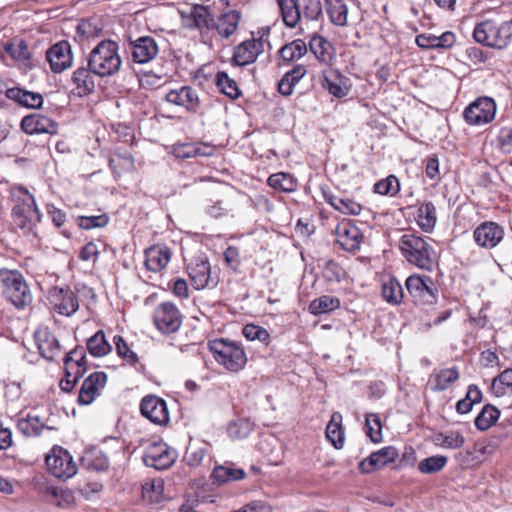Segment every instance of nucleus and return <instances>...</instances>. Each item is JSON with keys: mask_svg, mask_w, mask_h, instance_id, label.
Here are the masks:
<instances>
[{"mask_svg": "<svg viewBox=\"0 0 512 512\" xmlns=\"http://www.w3.org/2000/svg\"><path fill=\"white\" fill-rule=\"evenodd\" d=\"M187 272L192 286L201 290L210 285L215 286L217 281L211 277V267L207 259L197 258L187 266Z\"/></svg>", "mask_w": 512, "mask_h": 512, "instance_id": "obj_18", "label": "nucleus"}, {"mask_svg": "<svg viewBox=\"0 0 512 512\" xmlns=\"http://www.w3.org/2000/svg\"><path fill=\"white\" fill-rule=\"evenodd\" d=\"M282 19L288 27H295L302 19L298 0H277Z\"/></svg>", "mask_w": 512, "mask_h": 512, "instance_id": "obj_31", "label": "nucleus"}, {"mask_svg": "<svg viewBox=\"0 0 512 512\" xmlns=\"http://www.w3.org/2000/svg\"><path fill=\"white\" fill-rule=\"evenodd\" d=\"M340 307V300L337 297L323 295L311 301L309 312L313 315H320L334 311Z\"/></svg>", "mask_w": 512, "mask_h": 512, "instance_id": "obj_39", "label": "nucleus"}, {"mask_svg": "<svg viewBox=\"0 0 512 512\" xmlns=\"http://www.w3.org/2000/svg\"><path fill=\"white\" fill-rule=\"evenodd\" d=\"M22 130L29 135L57 133L58 125L55 121L41 114L25 116L21 121Z\"/></svg>", "mask_w": 512, "mask_h": 512, "instance_id": "obj_23", "label": "nucleus"}, {"mask_svg": "<svg viewBox=\"0 0 512 512\" xmlns=\"http://www.w3.org/2000/svg\"><path fill=\"white\" fill-rule=\"evenodd\" d=\"M6 97L27 108H40L43 104L42 95L39 93L23 90L18 87L6 90Z\"/></svg>", "mask_w": 512, "mask_h": 512, "instance_id": "obj_29", "label": "nucleus"}, {"mask_svg": "<svg viewBox=\"0 0 512 512\" xmlns=\"http://www.w3.org/2000/svg\"><path fill=\"white\" fill-rule=\"evenodd\" d=\"M405 285L415 304L431 305L436 302L437 288L430 277L411 275Z\"/></svg>", "mask_w": 512, "mask_h": 512, "instance_id": "obj_7", "label": "nucleus"}, {"mask_svg": "<svg viewBox=\"0 0 512 512\" xmlns=\"http://www.w3.org/2000/svg\"><path fill=\"white\" fill-rule=\"evenodd\" d=\"M99 256V249L93 242L87 243L80 251L79 257L83 261L96 262Z\"/></svg>", "mask_w": 512, "mask_h": 512, "instance_id": "obj_63", "label": "nucleus"}, {"mask_svg": "<svg viewBox=\"0 0 512 512\" xmlns=\"http://www.w3.org/2000/svg\"><path fill=\"white\" fill-rule=\"evenodd\" d=\"M91 74L93 72L90 71L89 67L88 69L80 67L73 73L72 81L80 90V93L88 94L94 90L95 83Z\"/></svg>", "mask_w": 512, "mask_h": 512, "instance_id": "obj_44", "label": "nucleus"}, {"mask_svg": "<svg viewBox=\"0 0 512 512\" xmlns=\"http://www.w3.org/2000/svg\"><path fill=\"white\" fill-rule=\"evenodd\" d=\"M500 411L493 405H485L475 418V426L481 431L488 430L499 419Z\"/></svg>", "mask_w": 512, "mask_h": 512, "instance_id": "obj_41", "label": "nucleus"}, {"mask_svg": "<svg viewBox=\"0 0 512 512\" xmlns=\"http://www.w3.org/2000/svg\"><path fill=\"white\" fill-rule=\"evenodd\" d=\"M12 218L16 226L30 231L41 222L42 214L38 207L12 209Z\"/></svg>", "mask_w": 512, "mask_h": 512, "instance_id": "obj_28", "label": "nucleus"}, {"mask_svg": "<svg viewBox=\"0 0 512 512\" xmlns=\"http://www.w3.org/2000/svg\"><path fill=\"white\" fill-rule=\"evenodd\" d=\"M302 18L313 21L322 15V5L320 0H300L299 3Z\"/></svg>", "mask_w": 512, "mask_h": 512, "instance_id": "obj_52", "label": "nucleus"}, {"mask_svg": "<svg viewBox=\"0 0 512 512\" xmlns=\"http://www.w3.org/2000/svg\"><path fill=\"white\" fill-rule=\"evenodd\" d=\"M400 190V183L394 175L378 181L374 185V192L381 195H395Z\"/></svg>", "mask_w": 512, "mask_h": 512, "instance_id": "obj_55", "label": "nucleus"}, {"mask_svg": "<svg viewBox=\"0 0 512 512\" xmlns=\"http://www.w3.org/2000/svg\"><path fill=\"white\" fill-rule=\"evenodd\" d=\"M209 348L215 360L230 371H238L244 367L247 358L242 347L227 339H214Z\"/></svg>", "mask_w": 512, "mask_h": 512, "instance_id": "obj_5", "label": "nucleus"}, {"mask_svg": "<svg viewBox=\"0 0 512 512\" xmlns=\"http://www.w3.org/2000/svg\"><path fill=\"white\" fill-rule=\"evenodd\" d=\"M448 458L443 455H434L423 459L418 469L423 474H433L441 471L447 464Z\"/></svg>", "mask_w": 512, "mask_h": 512, "instance_id": "obj_51", "label": "nucleus"}, {"mask_svg": "<svg viewBox=\"0 0 512 512\" xmlns=\"http://www.w3.org/2000/svg\"><path fill=\"white\" fill-rule=\"evenodd\" d=\"M338 202L337 210L346 215H359L362 211V206L350 198H342Z\"/></svg>", "mask_w": 512, "mask_h": 512, "instance_id": "obj_61", "label": "nucleus"}, {"mask_svg": "<svg viewBox=\"0 0 512 512\" xmlns=\"http://www.w3.org/2000/svg\"><path fill=\"white\" fill-rule=\"evenodd\" d=\"M326 438L336 448L341 449L345 441V433L342 426V415L334 412L326 427Z\"/></svg>", "mask_w": 512, "mask_h": 512, "instance_id": "obj_30", "label": "nucleus"}, {"mask_svg": "<svg viewBox=\"0 0 512 512\" xmlns=\"http://www.w3.org/2000/svg\"><path fill=\"white\" fill-rule=\"evenodd\" d=\"M240 19L241 16L238 11H228L221 14L216 21L214 20L212 29H215L221 38L228 39L236 32Z\"/></svg>", "mask_w": 512, "mask_h": 512, "instance_id": "obj_26", "label": "nucleus"}, {"mask_svg": "<svg viewBox=\"0 0 512 512\" xmlns=\"http://www.w3.org/2000/svg\"><path fill=\"white\" fill-rule=\"evenodd\" d=\"M492 390L497 397L512 395V368L504 370L493 379Z\"/></svg>", "mask_w": 512, "mask_h": 512, "instance_id": "obj_46", "label": "nucleus"}, {"mask_svg": "<svg viewBox=\"0 0 512 512\" xmlns=\"http://www.w3.org/2000/svg\"><path fill=\"white\" fill-rule=\"evenodd\" d=\"M417 224L424 232H430L436 225V208L432 202L423 203L417 211Z\"/></svg>", "mask_w": 512, "mask_h": 512, "instance_id": "obj_35", "label": "nucleus"}, {"mask_svg": "<svg viewBox=\"0 0 512 512\" xmlns=\"http://www.w3.org/2000/svg\"><path fill=\"white\" fill-rule=\"evenodd\" d=\"M399 248L409 263L420 269L432 270L437 254L424 238L415 234H404L400 238Z\"/></svg>", "mask_w": 512, "mask_h": 512, "instance_id": "obj_2", "label": "nucleus"}, {"mask_svg": "<svg viewBox=\"0 0 512 512\" xmlns=\"http://www.w3.org/2000/svg\"><path fill=\"white\" fill-rule=\"evenodd\" d=\"M382 296L384 300L392 305H398L404 298L402 285L395 277H388L382 282Z\"/></svg>", "mask_w": 512, "mask_h": 512, "instance_id": "obj_32", "label": "nucleus"}, {"mask_svg": "<svg viewBox=\"0 0 512 512\" xmlns=\"http://www.w3.org/2000/svg\"><path fill=\"white\" fill-rule=\"evenodd\" d=\"M337 243L346 251L352 252L360 248L363 235L360 229L351 221L344 219L335 228Z\"/></svg>", "mask_w": 512, "mask_h": 512, "instance_id": "obj_13", "label": "nucleus"}, {"mask_svg": "<svg viewBox=\"0 0 512 512\" xmlns=\"http://www.w3.org/2000/svg\"><path fill=\"white\" fill-rule=\"evenodd\" d=\"M45 427L43 421L37 415L27 414L18 420V430L27 437L38 436Z\"/></svg>", "mask_w": 512, "mask_h": 512, "instance_id": "obj_40", "label": "nucleus"}, {"mask_svg": "<svg viewBox=\"0 0 512 512\" xmlns=\"http://www.w3.org/2000/svg\"><path fill=\"white\" fill-rule=\"evenodd\" d=\"M4 50L16 61L28 64L31 54L28 45L24 40L18 42H8L4 45Z\"/></svg>", "mask_w": 512, "mask_h": 512, "instance_id": "obj_50", "label": "nucleus"}, {"mask_svg": "<svg viewBox=\"0 0 512 512\" xmlns=\"http://www.w3.org/2000/svg\"><path fill=\"white\" fill-rule=\"evenodd\" d=\"M101 28L91 20H82L76 29L77 36L84 39L94 38L99 35Z\"/></svg>", "mask_w": 512, "mask_h": 512, "instance_id": "obj_60", "label": "nucleus"}, {"mask_svg": "<svg viewBox=\"0 0 512 512\" xmlns=\"http://www.w3.org/2000/svg\"><path fill=\"white\" fill-rule=\"evenodd\" d=\"M0 284L2 294L17 309L31 304L32 294L23 275L16 270L1 269Z\"/></svg>", "mask_w": 512, "mask_h": 512, "instance_id": "obj_3", "label": "nucleus"}, {"mask_svg": "<svg viewBox=\"0 0 512 512\" xmlns=\"http://www.w3.org/2000/svg\"><path fill=\"white\" fill-rule=\"evenodd\" d=\"M256 59V40H246L234 49L233 61L239 66L253 63Z\"/></svg>", "mask_w": 512, "mask_h": 512, "instance_id": "obj_33", "label": "nucleus"}, {"mask_svg": "<svg viewBox=\"0 0 512 512\" xmlns=\"http://www.w3.org/2000/svg\"><path fill=\"white\" fill-rule=\"evenodd\" d=\"M171 249L163 245H154L145 250V267L154 273L163 271L171 260Z\"/></svg>", "mask_w": 512, "mask_h": 512, "instance_id": "obj_24", "label": "nucleus"}, {"mask_svg": "<svg viewBox=\"0 0 512 512\" xmlns=\"http://www.w3.org/2000/svg\"><path fill=\"white\" fill-rule=\"evenodd\" d=\"M306 52L307 45L302 39H296L279 50L282 59L288 62L300 59Z\"/></svg>", "mask_w": 512, "mask_h": 512, "instance_id": "obj_48", "label": "nucleus"}, {"mask_svg": "<svg viewBox=\"0 0 512 512\" xmlns=\"http://www.w3.org/2000/svg\"><path fill=\"white\" fill-rule=\"evenodd\" d=\"M321 87L331 96L342 99L347 97L352 89V81L337 69L324 70L320 76Z\"/></svg>", "mask_w": 512, "mask_h": 512, "instance_id": "obj_11", "label": "nucleus"}, {"mask_svg": "<svg viewBox=\"0 0 512 512\" xmlns=\"http://www.w3.org/2000/svg\"><path fill=\"white\" fill-rule=\"evenodd\" d=\"M473 237L480 247L492 249L502 241L504 229L496 222L486 221L474 230Z\"/></svg>", "mask_w": 512, "mask_h": 512, "instance_id": "obj_17", "label": "nucleus"}, {"mask_svg": "<svg viewBox=\"0 0 512 512\" xmlns=\"http://www.w3.org/2000/svg\"><path fill=\"white\" fill-rule=\"evenodd\" d=\"M164 481L161 478L145 482L142 486V497L150 503H158L163 498Z\"/></svg>", "mask_w": 512, "mask_h": 512, "instance_id": "obj_45", "label": "nucleus"}, {"mask_svg": "<svg viewBox=\"0 0 512 512\" xmlns=\"http://www.w3.org/2000/svg\"><path fill=\"white\" fill-rule=\"evenodd\" d=\"M87 63L94 75H115L122 65L118 44L112 40H102L89 53Z\"/></svg>", "mask_w": 512, "mask_h": 512, "instance_id": "obj_1", "label": "nucleus"}, {"mask_svg": "<svg viewBox=\"0 0 512 512\" xmlns=\"http://www.w3.org/2000/svg\"><path fill=\"white\" fill-rule=\"evenodd\" d=\"M216 82L221 92L231 99H236L240 95L237 83L233 79L229 78L226 73H218Z\"/></svg>", "mask_w": 512, "mask_h": 512, "instance_id": "obj_54", "label": "nucleus"}, {"mask_svg": "<svg viewBox=\"0 0 512 512\" xmlns=\"http://www.w3.org/2000/svg\"><path fill=\"white\" fill-rule=\"evenodd\" d=\"M53 309L64 316L73 315L79 308L76 295L70 289L53 288L49 293Z\"/></svg>", "mask_w": 512, "mask_h": 512, "instance_id": "obj_19", "label": "nucleus"}, {"mask_svg": "<svg viewBox=\"0 0 512 512\" xmlns=\"http://www.w3.org/2000/svg\"><path fill=\"white\" fill-rule=\"evenodd\" d=\"M398 452L395 447L387 446L373 452L368 458L360 462L359 468L364 473H370L395 461Z\"/></svg>", "mask_w": 512, "mask_h": 512, "instance_id": "obj_25", "label": "nucleus"}, {"mask_svg": "<svg viewBox=\"0 0 512 512\" xmlns=\"http://www.w3.org/2000/svg\"><path fill=\"white\" fill-rule=\"evenodd\" d=\"M109 164L116 173L130 171L134 168V158L129 152L117 153L111 157Z\"/></svg>", "mask_w": 512, "mask_h": 512, "instance_id": "obj_53", "label": "nucleus"}, {"mask_svg": "<svg viewBox=\"0 0 512 512\" xmlns=\"http://www.w3.org/2000/svg\"><path fill=\"white\" fill-rule=\"evenodd\" d=\"M165 100L171 104L184 107L187 111L196 113L200 108V100L197 91L190 86L169 91Z\"/></svg>", "mask_w": 512, "mask_h": 512, "instance_id": "obj_21", "label": "nucleus"}, {"mask_svg": "<svg viewBox=\"0 0 512 512\" xmlns=\"http://www.w3.org/2000/svg\"><path fill=\"white\" fill-rule=\"evenodd\" d=\"M46 59L54 73H61L73 64L71 45L67 41H60L51 46L46 52Z\"/></svg>", "mask_w": 512, "mask_h": 512, "instance_id": "obj_14", "label": "nucleus"}, {"mask_svg": "<svg viewBox=\"0 0 512 512\" xmlns=\"http://www.w3.org/2000/svg\"><path fill=\"white\" fill-rule=\"evenodd\" d=\"M46 465L50 473L59 479L66 480L77 473V465L71 454L59 446H55L46 456Z\"/></svg>", "mask_w": 512, "mask_h": 512, "instance_id": "obj_8", "label": "nucleus"}, {"mask_svg": "<svg viewBox=\"0 0 512 512\" xmlns=\"http://www.w3.org/2000/svg\"><path fill=\"white\" fill-rule=\"evenodd\" d=\"M432 441L443 449L455 450L464 445L465 438L459 431H447L434 434Z\"/></svg>", "mask_w": 512, "mask_h": 512, "instance_id": "obj_34", "label": "nucleus"}, {"mask_svg": "<svg viewBox=\"0 0 512 512\" xmlns=\"http://www.w3.org/2000/svg\"><path fill=\"white\" fill-rule=\"evenodd\" d=\"M86 356L83 348H75L70 351L65 358L66 377L60 383V387L65 392H70L77 380L85 372Z\"/></svg>", "mask_w": 512, "mask_h": 512, "instance_id": "obj_10", "label": "nucleus"}, {"mask_svg": "<svg viewBox=\"0 0 512 512\" xmlns=\"http://www.w3.org/2000/svg\"><path fill=\"white\" fill-rule=\"evenodd\" d=\"M142 415L157 425H165L169 422V412L166 402L155 395L144 397L140 404Z\"/></svg>", "mask_w": 512, "mask_h": 512, "instance_id": "obj_15", "label": "nucleus"}, {"mask_svg": "<svg viewBox=\"0 0 512 512\" xmlns=\"http://www.w3.org/2000/svg\"><path fill=\"white\" fill-rule=\"evenodd\" d=\"M193 27L199 30H210L214 24V18L207 6L194 5L190 12Z\"/></svg>", "mask_w": 512, "mask_h": 512, "instance_id": "obj_37", "label": "nucleus"}, {"mask_svg": "<svg viewBox=\"0 0 512 512\" xmlns=\"http://www.w3.org/2000/svg\"><path fill=\"white\" fill-rule=\"evenodd\" d=\"M109 222L107 214L97 216H78L77 224L80 228L90 230L105 227Z\"/></svg>", "mask_w": 512, "mask_h": 512, "instance_id": "obj_57", "label": "nucleus"}, {"mask_svg": "<svg viewBox=\"0 0 512 512\" xmlns=\"http://www.w3.org/2000/svg\"><path fill=\"white\" fill-rule=\"evenodd\" d=\"M34 338L40 354L45 359L52 361L60 355V343L47 327H39L34 333Z\"/></svg>", "mask_w": 512, "mask_h": 512, "instance_id": "obj_20", "label": "nucleus"}, {"mask_svg": "<svg viewBox=\"0 0 512 512\" xmlns=\"http://www.w3.org/2000/svg\"><path fill=\"white\" fill-rule=\"evenodd\" d=\"M153 321L156 328L163 334L175 333L182 324V314L171 302L160 303L154 310Z\"/></svg>", "mask_w": 512, "mask_h": 512, "instance_id": "obj_9", "label": "nucleus"}, {"mask_svg": "<svg viewBox=\"0 0 512 512\" xmlns=\"http://www.w3.org/2000/svg\"><path fill=\"white\" fill-rule=\"evenodd\" d=\"M512 36V23H498L494 20H485L476 24L473 38L482 45L502 49L505 48Z\"/></svg>", "mask_w": 512, "mask_h": 512, "instance_id": "obj_4", "label": "nucleus"}, {"mask_svg": "<svg viewBox=\"0 0 512 512\" xmlns=\"http://www.w3.org/2000/svg\"><path fill=\"white\" fill-rule=\"evenodd\" d=\"M242 469L234 468L231 465L216 466L212 472V478L218 484H226L232 481H238L245 477Z\"/></svg>", "mask_w": 512, "mask_h": 512, "instance_id": "obj_36", "label": "nucleus"}, {"mask_svg": "<svg viewBox=\"0 0 512 512\" xmlns=\"http://www.w3.org/2000/svg\"><path fill=\"white\" fill-rule=\"evenodd\" d=\"M434 379L435 385L433 390L444 391L459 379V372L455 367L442 369L435 374Z\"/></svg>", "mask_w": 512, "mask_h": 512, "instance_id": "obj_49", "label": "nucleus"}, {"mask_svg": "<svg viewBox=\"0 0 512 512\" xmlns=\"http://www.w3.org/2000/svg\"><path fill=\"white\" fill-rule=\"evenodd\" d=\"M228 433L232 438H245L250 434L249 426L241 422L231 423L228 427Z\"/></svg>", "mask_w": 512, "mask_h": 512, "instance_id": "obj_62", "label": "nucleus"}, {"mask_svg": "<svg viewBox=\"0 0 512 512\" xmlns=\"http://www.w3.org/2000/svg\"><path fill=\"white\" fill-rule=\"evenodd\" d=\"M496 114V104L492 98L480 97L471 103L464 111L468 124L482 125L491 122Z\"/></svg>", "mask_w": 512, "mask_h": 512, "instance_id": "obj_12", "label": "nucleus"}, {"mask_svg": "<svg viewBox=\"0 0 512 512\" xmlns=\"http://www.w3.org/2000/svg\"><path fill=\"white\" fill-rule=\"evenodd\" d=\"M178 458L177 451L167 443L159 441L149 444L143 455V462L147 467L157 470L170 468Z\"/></svg>", "mask_w": 512, "mask_h": 512, "instance_id": "obj_6", "label": "nucleus"}, {"mask_svg": "<svg viewBox=\"0 0 512 512\" xmlns=\"http://www.w3.org/2000/svg\"><path fill=\"white\" fill-rule=\"evenodd\" d=\"M267 181L270 187L282 192H292L297 187L294 177L284 172L272 174Z\"/></svg>", "mask_w": 512, "mask_h": 512, "instance_id": "obj_43", "label": "nucleus"}, {"mask_svg": "<svg viewBox=\"0 0 512 512\" xmlns=\"http://www.w3.org/2000/svg\"><path fill=\"white\" fill-rule=\"evenodd\" d=\"M437 35L423 33L416 37L415 42L420 48L436 49Z\"/></svg>", "mask_w": 512, "mask_h": 512, "instance_id": "obj_64", "label": "nucleus"}, {"mask_svg": "<svg viewBox=\"0 0 512 512\" xmlns=\"http://www.w3.org/2000/svg\"><path fill=\"white\" fill-rule=\"evenodd\" d=\"M326 10L333 24L337 26L347 24L348 7L345 0H326Z\"/></svg>", "mask_w": 512, "mask_h": 512, "instance_id": "obj_38", "label": "nucleus"}, {"mask_svg": "<svg viewBox=\"0 0 512 512\" xmlns=\"http://www.w3.org/2000/svg\"><path fill=\"white\" fill-rule=\"evenodd\" d=\"M309 48L316 59L326 65H331L335 59L333 45L320 35H314L309 41Z\"/></svg>", "mask_w": 512, "mask_h": 512, "instance_id": "obj_27", "label": "nucleus"}, {"mask_svg": "<svg viewBox=\"0 0 512 512\" xmlns=\"http://www.w3.org/2000/svg\"><path fill=\"white\" fill-rule=\"evenodd\" d=\"M129 50L134 62L145 64L158 55L159 46L153 37L141 36L129 41Z\"/></svg>", "mask_w": 512, "mask_h": 512, "instance_id": "obj_16", "label": "nucleus"}, {"mask_svg": "<svg viewBox=\"0 0 512 512\" xmlns=\"http://www.w3.org/2000/svg\"><path fill=\"white\" fill-rule=\"evenodd\" d=\"M205 455L206 451L204 448L197 447L195 445H189L186 450L184 459L189 466L197 467L202 463Z\"/></svg>", "mask_w": 512, "mask_h": 512, "instance_id": "obj_59", "label": "nucleus"}, {"mask_svg": "<svg viewBox=\"0 0 512 512\" xmlns=\"http://www.w3.org/2000/svg\"><path fill=\"white\" fill-rule=\"evenodd\" d=\"M87 349L94 357H102L108 354L112 347L107 342L103 331H97L87 341Z\"/></svg>", "mask_w": 512, "mask_h": 512, "instance_id": "obj_42", "label": "nucleus"}, {"mask_svg": "<svg viewBox=\"0 0 512 512\" xmlns=\"http://www.w3.org/2000/svg\"><path fill=\"white\" fill-rule=\"evenodd\" d=\"M11 198L14 203L13 209L36 207L34 196L22 186H14L10 190Z\"/></svg>", "mask_w": 512, "mask_h": 512, "instance_id": "obj_47", "label": "nucleus"}, {"mask_svg": "<svg viewBox=\"0 0 512 512\" xmlns=\"http://www.w3.org/2000/svg\"><path fill=\"white\" fill-rule=\"evenodd\" d=\"M366 426L368 428V436L371 441L378 443L382 440V426L380 417L377 414L369 413L365 418Z\"/></svg>", "mask_w": 512, "mask_h": 512, "instance_id": "obj_56", "label": "nucleus"}, {"mask_svg": "<svg viewBox=\"0 0 512 512\" xmlns=\"http://www.w3.org/2000/svg\"><path fill=\"white\" fill-rule=\"evenodd\" d=\"M114 344L117 353L120 357L124 358L128 363L135 364L138 361V357L135 352L131 351L124 338L120 335L114 337Z\"/></svg>", "mask_w": 512, "mask_h": 512, "instance_id": "obj_58", "label": "nucleus"}, {"mask_svg": "<svg viewBox=\"0 0 512 512\" xmlns=\"http://www.w3.org/2000/svg\"><path fill=\"white\" fill-rule=\"evenodd\" d=\"M106 381L107 376L104 372L92 373L82 383L79 391L78 403L82 405L91 404L104 388Z\"/></svg>", "mask_w": 512, "mask_h": 512, "instance_id": "obj_22", "label": "nucleus"}]
</instances>
